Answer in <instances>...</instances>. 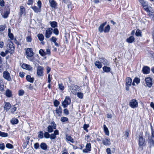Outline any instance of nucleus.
Segmentation results:
<instances>
[{
	"label": "nucleus",
	"mask_w": 154,
	"mask_h": 154,
	"mask_svg": "<svg viewBox=\"0 0 154 154\" xmlns=\"http://www.w3.org/2000/svg\"><path fill=\"white\" fill-rule=\"evenodd\" d=\"M25 8L23 6H20L19 15L21 17L22 16L23 14L25 13Z\"/></svg>",
	"instance_id": "cd10ccee"
},
{
	"label": "nucleus",
	"mask_w": 154,
	"mask_h": 154,
	"mask_svg": "<svg viewBox=\"0 0 154 154\" xmlns=\"http://www.w3.org/2000/svg\"><path fill=\"white\" fill-rule=\"evenodd\" d=\"M110 29V27L109 25H108L105 27V29H104V32L105 33L109 32V31Z\"/></svg>",
	"instance_id": "a19ab883"
},
{
	"label": "nucleus",
	"mask_w": 154,
	"mask_h": 154,
	"mask_svg": "<svg viewBox=\"0 0 154 154\" xmlns=\"http://www.w3.org/2000/svg\"><path fill=\"white\" fill-rule=\"evenodd\" d=\"M145 80L146 86L149 88H151L152 85V79L149 77H147Z\"/></svg>",
	"instance_id": "6e6552de"
},
{
	"label": "nucleus",
	"mask_w": 154,
	"mask_h": 154,
	"mask_svg": "<svg viewBox=\"0 0 154 154\" xmlns=\"http://www.w3.org/2000/svg\"><path fill=\"white\" fill-rule=\"evenodd\" d=\"M39 53L41 56L43 57L45 56L46 54V53L42 49L39 50Z\"/></svg>",
	"instance_id": "ea45409f"
},
{
	"label": "nucleus",
	"mask_w": 154,
	"mask_h": 154,
	"mask_svg": "<svg viewBox=\"0 0 154 154\" xmlns=\"http://www.w3.org/2000/svg\"><path fill=\"white\" fill-rule=\"evenodd\" d=\"M22 67L24 69H26L29 71L32 69V68L29 65L26 63H23L22 66Z\"/></svg>",
	"instance_id": "a211bd4d"
},
{
	"label": "nucleus",
	"mask_w": 154,
	"mask_h": 154,
	"mask_svg": "<svg viewBox=\"0 0 154 154\" xmlns=\"http://www.w3.org/2000/svg\"><path fill=\"white\" fill-rule=\"evenodd\" d=\"M63 112L66 115H68L69 114V112L68 110L66 109H64Z\"/></svg>",
	"instance_id": "774afa93"
},
{
	"label": "nucleus",
	"mask_w": 154,
	"mask_h": 154,
	"mask_svg": "<svg viewBox=\"0 0 154 154\" xmlns=\"http://www.w3.org/2000/svg\"><path fill=\"white\" fill-rule=\"evenodd\" d=\"M59 134V131L58 130H56L54 133L51 134H49V138L51 140L55 139L56 137V135Z\"/></svg>",
	"instance_id": "9d476101"
},
{
	"label": "nucleus",
	"mask_w": 154,
	"mask_h": 154,
	"mask_svg": "<svg viewBox=\"0 0 154 154\" xmlns=\"http://www.w3.org/2000/svg\"><path fill=\"white\" fill-rule=\"evenodd\" d=\"M32 40V38L30 36H28L26 37V40L27 42H31Z\"/></svg>",
	"instance_id": "6e6d98bb"
},
{
	"label": "nucleus",
	"mask_w": 154,
	"mask_h": 154,
	"mask_svg": "<svg viewBox=\"0 0 154 154\" xmlns=\"http://www.w3.org/2000/svg\"><path fill=\"white\" fill-rule=\"evenodd\" d=\"M57 40V38L55 37L54 36L50 38V41L51 42H54V41Z\"/></svg>",
	"instance_id": "0e129e2a"
},
{
	"label": "nucleus",
	"mask_w": 154,
	"mask_h": 154,
	"mask_svg": "<svg viewBox=\"0 0 154 154\" xmlns=\"http://www.w3.org/2000/svg\"><path fill=\"white\" fill-rule=\"evenodd\" d=\"M132 80L129 77H127L126 79L125 85H131Z\"/></svg>",
	"instance_id": "a878e982"
},
{
	"label": "nucleus",
	"mask_w": 154,
	"mask_h": 154,
	"mask_svg": "<svg viewBox=\"0 0 154 154\" xmlns=\"http://www.w3.org/2000/svg\"><path fill=\"white\" fill-rule=\"evenodd\" d=\"M10 13V9L8 8H7L6 11L3 14L1 13V14L4 18L6 19L8 18Z\"/></svg>",
	"instance_id": "ddd939ff"
},
{
	"label": "nucleus",
	"mask_w": 154,
	"mask_h": 154,
	"mask_svg": "<svg viewBox=\"0 0 154 154\" xmlns=\"http://www.w3.org/2000/svg\"><path fill=\"white\" fill-rule=\"evenodd\" d=\"M94 64L98 68L100 69L102 67V64L99 61H97L94 63Z\"/></svg>",
	"instance_id": "c85d7f7f"
},
{
	"label": "nucleus",
	"mask_w": 154,
	"mask_h": 154,
	"mask_svg": "<svg viewBox=\"0 0 154 154\" xmlns=\"http://www.w3.org/2000/svg\"><path fill=\"white\" fill-rule=\"evenodd\" d=\"M34 0H28L27 4L28 5H32L34 2Z\"/></svg>",
	"instance_id": "e2e57ef3"
},
{
	"label": "nucleus",
	"mask_w": 154,
	"mask_h": 154,
	"mask_svg": "<svg viewBox=\"0 0 154 154\" xmlns=\"http://www.w3.org/2000/svg\"><path fill=\"white\" fill-rule=\"evenodd\" d=\"M58 87L59 89L61 91H63L64 90L65 88L62 84H58Z\"/></svg>",
	"instance_id": "c03bdc74"
},
{
	"label": "nucleus",
	"mask_w": 154,
	"mask_h": 154,
	"mask_svg": "<svg viewBox=\"0 0 154 154\" xmlns=\"http://www.w3.org/2000/svg\"><path fill=\"white\" fill-rule=\"evenodd\" d=\"M135 35L137 36L141 37L142 36V32L139 29H137L135 33Z\"/></svg>",
	"instance_id": "4c0bfd02"
},
{
	"label": "nucleus",
	"mask_w": 154,
	"mask_h": 154,
	"mask_svg": "<svg viewBox=\"0 0 154 154\" xmlns=\"http://www.w3.org/2000/svg\"><path fill=\"white\" fill-rule=\"evenodd\" d=\"M71 102L70 98L69 97L66 96L65 99L62 103V105L63 108H65L67 107L68 105Z\"/></svg>",
	"instance_id": "f03ea898"
},
{
	"label": "nucleus",
	"mask_w": 154,
	"mask_h": 154,
	"mask_svg": "<svg viewBox=\"0 0 154 154\" xmlns=\"http://www.w3.org/2000/svg\"><path fill=\"white\" fill-rule=\"evenodd\" d=\"M77 96L80 99H82L83 98V94L81 92H78L77 93Z\"/></svg>",
	"instance_id": "a18cd8bd"
},
{
	"label": "nucleus",
	"mask_w": 154,
	"mask_h": 154,
	"mask_svg": "<svg viewBox=\"0 0 154 154\" xmlns=\"http://www.w3.org/2000/svg\"><path fill=\"white\" fill-rule=\"evenodd\" d=\"M38 39L41 41H42L44 39V36L42 34L39 33L37 35Z\"/></svg>",
	"instance_id": "e433bc0d"
},
{
	"label": "nucleus",
	"mask_w": 154,
	"mask_h": 154,
	"mask_svg": "<svg viewBox=\"0 0 154 154\" xmlns=\"http://www.w3.org/2000/svg\"><path fill=\"white\" fill-rule=\"evenodd\" d=\"M6 147L9 149H12L14 148L13 146L10 143H7L6 144Z\"/></svg>",
	"instance_id": "37998d69"
},
{
	"label": "nucleus",
	"mask_w": 154,
	"mask_h": 154,
	"mask_svg": "<svg viewBox=\"0 0 154 154\" xmlns=\"http://www.w3.org/2000/svg\"><path fill=\"white\" fill-rule=\"evenodd\" d=\"M129 105L131 108L134 109L138 107V103L136 100L132 99L130 101Z\"/></svg>",
	"instance_id": "7ed1b4c3"
},
{
	"label": "nucleus",
	"mask_w": 154,
	"mask_h": 154,
	"mask_svg": "<svg viewBox=\"0 0 154 154\" xmlns=\"http://www.w3.org/2000/svg\"><path fill=\"white\" fill-rule=\"evenodd\" d=\"M26 79L27 81L32 83L33 82L34 79L33 77H31V76L29 75L26 76Z\"/></svg>",
	"instance_id": "393cba45"
},
{
	"label": "nucleus",
	"mask_w": 154,
	"mask_h": 154,
	"mask_svg": "<svg viewBox=\"0 0 154 154\" xmlns=\"http://www.w3.org/2000/svg\"><path fill=\"white\" fill-rule=\"evenodd\" d=\"M100 62L103 64L104 65L107 66L109 64V63L108 60L105 59L104 58H101L100 59Z\"/></svg>",
	"instance_id": "b1692460"
},
{
	"label": "nucleus",
	"mask_w": 154,
	"mask_h": 154,
	"mask_svg": "<svg viewBox=\"0 0 154 154\" xmlns=\"http://www.w3.org/2000/svg\"><path fill=\"white\" fill-rule=\"evenodd\" d=\"M89 127V125L88 124H85L83 125V129L85 131L87 132H88V130L87 129V128Z\"/></svg>",
	"instance_id": "3c124183"
},
{
	"label": "nucleus",
	"mask_w": 154,
	"mask_h": 154,
	"mask_svg": "<svg viewBox=\"0 0 154 154\" xmlns=\"http://www.w3.org/2000/svg\"><path fill=\"white\" fill-rule=\"evenodd\" d=\"M43 70L44 69L42 67L40 66H38L37 68V74L38 77H41L43 75Z\"/></svg>",
	"instance_id": "423d86ee"
},
{
	"label": "nucleus",
	"mask_w": 154,
	"mask_h": 154,
	"mask_svg": "<svg viewBox=\"0 0 154 154\" xmlns=\"http://www.w3.org/2000/svg\"><path fill=\"white\" fill-rule=\"evenodd\" d=\"M62 110L61 107L59 106V107H57L56 108V112L57 114H58L59 115H60L62 112Z\"/></svg>",
	"instance_id": "f704fd0d"
},
{
	"label": "nucleus",
	"mask_w": 154,
	"mask_h": 154,
	"mask_svg": "<svg viewBox=\"0 0 154 154\" xmlns=\"http://www.w3.org/2000/svg\"><path fill=\"white\" fill-rule=\"evenodd\" d=\"M151 8V7L150 6H148V5L144 7L143 8L145 11H146L147 12L149 13L150 12L149 8Z\"/></svg>",
	"instance_id": "79ce46f5"
},
{
	"label": "nucleus",
	"mask_w": 154,
	"mask_h": 154,
	"mask_svg": "<svg viewBox=\"0 0 154 154\" xmlns=\"http://www.w3.org/2000/svg\"><path fill=\"white\" fill-rule=\"evenodd\" d=\"M30 8L33 10L36 13L40 12L41 11V9L40 8H39L38 7V8L37 6L35 5L31 7Z\"/></svg>",
	"instance_id": "5701e85b"
},
{
	"label": "nucleus",
	"mask_w": 154,
	"mask_h": 154,
	"mask_svg": "<svg viewBox=\"0 0 154 154\" xmlns=\"http://www.w3.org/2000/svg\"><path fill=\"white\" fill-rule=\"evenodd\" d=\"M8 136V134L7 133L3 132L0 131V136L3 137H6Z\"/></svg>",
	"instance_id": "58836bf2"
},
{
	"label": "nucleus",
	"mask_w": 154,
	"mask_h": 154,
	"mask_svg": "<svg viewBox=\"0 0 154 154\" xmlns=\"http://www.w3.org/2000/svg\"><path fill=\"white\" fill-rule=\"evenodd\" d=\"M53 32L56 35H57L59 34V32L58 29L57 28H54L53 29Z\"/></svg>",
	"instance_id": "864d4df0"
},
{
	"label": "nucleus",
	"mask_w": 154,
	"mask_h": 154,
	"mask_svg": "<svg viewBox=\"0 0 154 154\" xmlns=\"http://www.w3.org/2000/svg\"><path fill=\"white\" fill-rule=\"evenodd\" d=\"M8 36L9 38H10L11 40H13L14 39V35L13 33L11 32V29L10 28H9L8 29Z\"/></svg>",
	"instance_id": "4be33fe9"
},
{
	"label": "nucleus",
	"mask_w": 154,
	"mask_h": 154,
	"mask_svg": "<svg viewBox=\"0 0 154 154\" xmlns=\"http://www.w3.org/2000/svg\"><path fill=\"white\" fill-rule=\"evenodd\" d=\"M150 68L148 66H144L143 67L142 71L143 74H147L149 73Z\"/></svg>",
	"instance_id": "f3484780"
},
{
	"label": "nucleus",
	"mask_w": 154,
	"mask_h": 154,
	"mask_svg": "<svg viewBox=\"0 0 154 154\" xmlns=\"http://www.w3.org/2000/svg\"><path fill=\"white\" fill-rule=\"evenodd\" d=\"M60 121L62 122H67L68 121V118L65 117H62L60 119Z\"/></svg>",
	"instance_id": "de8ad7c7"
},
{
	"label": "nucleus",
	"mask_w": 154,
	"mask_h": 154,
	"mask_svg": "<svg viewBox=\"0 0 154 154\" xmlns=\"http://www.w3.org/2000/svg\"><path fill=\"white\" fill-rule=\"evenodd\" d=\"M102 141L103 145L105 146L109 145L111 143L110 139L109 137H107L103 139Z\"/></svg>",
	"instance_id": "4468645a"
},
{
	"label": "nucleus",
	"mask_w": 154,
	"mask_h": 154,
	"mask_svg": "<svg viewBox=\"0 0 154 154\" xmlns=\"http://www.w3.org/2000/svg\"><path fill=\"white\" fill-rule=\"evenodd\" d=\"M37 4L38 7L41 9L42 7V2L41 1L38 0L37 2Z\"/></svg>",
	"instance_id": "338daca9"
},
{
	"label": "nucleus",
	"mask_w": 154,
	"mask_h": 154,
	"mask_svg": "<svg viewBox=\"0 0 154 154\" xmlns=\"http://www.w3.org/2000/svg\"><path fill=\"white\" fill-rule=\"evenodd\" d=\"M3 77L5 79L8 81H12L10 74L7 70L3 72Z\"/></svg>",
	"instance_id": "39448f33"
},
{
	"label": "nucleus",
	"mask_w": 154,
	"mask_h": 154,
	"mask_svg": "<svg viewBox=\"0 0 154 154\" xmlns=\"http://www.w3.org/2000/svg\"><path fill=\"white\" fill-rule=\"evenodd\" d=\"M106 24V22H105L100 25L98 28V31L99 32L102 33L104 31L103 28Z\"/></svg>",
	"instance_id": "412c9836"
},
{
	"label": "nucleus",
	"mask_w": 154,
	"mask_h": 154,
	"mask_svg": "<svg viewBox=\"0 0 154 154\" xmlns=\"http://www.w3.org/2000/svg\"><path fill=\"white\" fill-rule=\"evenodd\" d=\"M5 148V144L3 143H0V149L2 150H3Z\"/></svg>",
	"instance_id": "4d7b16f0"
},
{
	"label": "nucleus",
	"mask_w": 154,
	"mask_h": 154,
	"mask_svg": "<svg viewBox=\"0 0 154 154\" xmlns=\"http://www.w3.org/2000/svg\"><path fill=\"white\" fill-rule=\"evenodd\" d=\"M5 95L7 97H11L13 96L12 91L8 89H7L6 91Z\"/></svg>",
	"instance_id": "6ab92c4d"
},
{
	"label": "nucleus",
	"mask_w": 154,
	"mask_h": 154,
	"mask_svg": "<svg viewBox=\"0 0 154 154\" xmlns=\"http://www.w3.org/2000/svg\"><path fill=\"white\" fill-rule=\"evenodd\" d=\"M60 104V102L57 100H55L54 102V105L55 107H57Z\"/></svg>",
	"instance_id": "09e8293b"
},
{
	"label": "nucleus",
	"mask_w": 154,
	"mask_h": 154,
	"mask_svg": "<svg viewBox=\"0 0 154 154\" xmlns=\"http://www.w3.org/2000/svg\"><path fill=\"white\" fill-rule=\"evenodd\" d=\"M6 27V25L5 24L4 25H0V32L4 31Z\"/></svg>",
	"instance_id": "8fccbe9b"
},
{
	"label": "nucleus",
	"mask_w": 154,
	"mask_h": 154,
	"mask_svg": "<svg viewBox=\"0 0 154 154\" xmlns=\"http://www.w3.org/2000/svg\"><path fill=\"white\" fill-rule=\"evenodd\" d=\"M5 106L4 107V110L8 112L11 108V105L9 102H4Z\"/></svg>",
	"instance_id": "dca6fc26"
},
{
	"label": "nucleus",
	"mask_w": 154,
	"mask_h": 154,
	"mask_svg": "<svg viewBox=\"0 0 154 154\" xmlns=\"http://www.w3.org/2000/svg\"><path fill=\"white\" fill-rule=\"evenodd\" d=\"M43 133L42 131H40L38 133V137L39 139H42L43 137Z\"/></svg>",
	"instance_id": "49530a36"
},
{
	"label": "nucleus",
	"mask_w": 154,
	"mask_h": 154,
	"mask_svg": "<svg viewBox=\"0 0 154 154\" xmlns=\"http://www.w3.org/2000/svg\"><path fill=\"white\" fill-rule=\"evenodd\" d=\"M10 122L12 125H15L18 123L19 120L17 119L13 118L11 120Z\"/></svg>",
	"instance_id": "bb28decb"
},
{
	"label": "nucleus",
	"mask_w": 154,
	"mask_h": 154,
	"mask_svg": "<svg viewBox=\"0 0 154 154\" xmlns=\"http://www.w3.org/2000/svg\"><path fill=\"white\" fill-rule=\"evenodd\" d=\"M25 74V72H20L19 73V76L21 78H23Z\"/></svg>",
	"instance_id": "052dcab7"
},
{
	"label": "nucleus",
	"mask_w": 154,
	"mask_h": 154,
	"mask_svg": "<svg viewBox=\"0 0 154 154\" xmlns=\"http://www.w3.org/2000/svg\"><path fill=\"white\" fill-rule=\"evenodd\" d=\"M24 94V90L22 89L18 91V94L19 96H22Z\"/></svg>",
	"instance_id": "603ef678"
},
{
	"label": "nucleus",
	"mask_w": 154,
	"mask_h": 154,
	"mask_svg": "<svg viewBox=\"0 0 154 154\" xmlns=\"http://www.w3.org/2000/svg\"><path fill=\"white\" fill-rule=\"evenodd\" d=\"M53 29L51 28H49V37L50 36L53 32Z\"/></svg>",
	"instance_id": "680f3d73"
},
{
	"label": "nucleus",
	"mask_w": 154,
	"mask_h": 154,
	"mask_svg": "<svg viewBox=\"0 0 154 154\" xmlns=\"http://www.w3.org/2000/svg\"><path fill=\"white\" fill-rule=\"evenodd\" d=\"M50 24L51 27L55 28L57 27V23L56 21H51Z\"/></svg>",
	"instance_id": "72a5a7b5"
},
{
	"label": "nucleus",
	"mask_w": 154,
	"mask_h": 154,
	"mask_svg": "<svg viewBox=\"0 0 154 154\" xmlns=\"http://www.w3.org/2000/svg\"><path fill=\"white\" fill-rule=\"evenodd\" d=\"M145 142V138H143L142 135L140 134L139 137L138 144L140 146L143 145Z\"/></svg>",
	"instance_id": "9b49d317"
},
{
	"label": "nucleus",
	"mask_w": 154,
	"mask_h": 154,
	"mask_svg": "<svg viewBox=\"0 0 154 154\" xmlns=\"http://www.w3.org/2000/svg\"><path fill=\"white\" fill-rule=\"evenodd\" d=\"M8 49L10 50V54H12L14 53L15 49L14 45L12 41H10L8 43Z\"/></svg>",
	"instance_id": "20e7f679"
},
{
	"label": "nucleus",
	"mask_w": 154,
	"mask_h": 154,
	"mask_svg": "<svg viewBox=\"0 0 154 154\" xmlns=\"http://www.w3.org/2000/svg\"><path fill=\"white\" fill-rule=\"evenodd\" d=\"M66 138L67 140L70 141L72 143H74L73 139L71 137V136L68 135H66Z\"/></svg>",
	"instance_id": "c9c22d12"
},
{
	"label": "nucleus",
	"mask_w": 154,
	"mask_h": 154,
	"mask_svg": "<svg viewBox=\"0 0 154 154\" xmlns=\"http://www.w3.org/2000/svg\"><path fill=\"white\" fill-rule=\"evenodd\" d=\"M39 146V144L38 143H36L34 144V147L35 149H37L38 148Z\"/></svg>",
	"instance_id": "bf43d9fd"
},
{
	"label": "nucleus",
	"mask_w": 154,
	"mask_h": 154,
	"mask_svg": "<svg viewBox=\"0 0 154 154\" xmlns=\"http://www.w3.org/2000/svg\"><path fill=\"white\" fill-rule=\"evenodd\" d=\"M133 81L134 82L136 83L137 84H138L140 82V79L137 77H135Z\"/></svg>",
	"instance_id": "5fc2aeb1"
},
{
	"label": "nucleus",
	"mask_w": 154,
	"mask_h": 154,
	"mask_svg": "<svg viewBox=\"0 0 154 154\" xmlns=\"http://www.w3.org/2000/svg\"><path fill=\"white\" fill-rule=\"evenodd\" d=\"M139 1L143 8L148 5L147 2L145 1L144 0H139Z\"/></svg>",
	"instance_id": "c756f323"
},
{
	"label": "nucleus",
	"mask_w": 154,
	"mask_h": 154,
	"mask_svg": "<svg viewBox=\"0 0 154 154\" xmlns=\"http://www.w3.org/2000/svg\"><path fill=\"white\" fill-rule=\"evenodd\" d=\"M14 42L16 45H17V46L20 45L21 44L20 43V42L17 40L16 38H14Z\"/></svg>",
	"instance_id": "13d9d810"
},
{
	"label": "nucleus",
	"mask_w": 154,
	"mask_h": 154,
	"mask_svg": "<svg viewBox=\"0 0 154 154\" xmlns=\"http://www.w3.org/2000/svg\"><path fill=\"white\" fill-rule=\"evenodd\" d=\"M103 128L104 131L105 133V134L107 136L109 135V132L108 128L105 125H103Z\"/></svg>",
	"instance_id": "2f4dec72"
},
{
	"label": "nucleus",
	"mask_w": 154,
	"mask_h": 154,
	"mask_svg": "<svg viewBox=\"0 0 154 154\" xmlns=\"http://www.w3.org/2000/svg\"><path fill=\"white\" fill-rule=\"evenodd\" d=\"M30 138L29 136L25 137V139H23L22 141L23 142V149L26 148L27 145L29 143Z\"/></svg>",
	"instance_id": "0eeeda50"
},
{
	"label": "nucleus",
	"mask_w": 154,
	"mask_h": 154,
	"mask_svg": "<svg viewBox=\"0 0 154 154\" xmlns=\"http://www.w3.org/2000/svg\"><path fill=\"white\" fill-rule=\"evenodd\" d=\"M135 38L133 36H131L126 39V42L129 44H131L134 42Z\"/></svg>",
	"instance_id": "aec40b11"
},
{
	"label": "nucleus",
	"mask_w": 154,
	"mask_h": 154,
	"mask_svg": "<svg viewBox=\"0 0 154 154\" xmlns=\"http://www.w3.org/2000/svg\"><path fill=\"white\" fill-rule=\"evenodd\" d=\"M25 55L26 57L29 60L33 61L34 59V53L32 48H27L25 49Z\"/></svg>",
	"instance_id": "f257e3e1"
},
{
	"label": "nucleus",
	"mask_w": 154,
	"mask_h": 154,
	"mask_svg": "<svg viewBox=\"0 0 154 154\" xmlns=\"http://www.w3.org/2000/svg\"><path fill=\"white\" fill-rule=\"evenodd\" d=\"M56 128V124L54 122H52L51 123V125H49V133L53 132L54 129Z\"/></svg>",
	"instance_id": "f8f14e48"
},
{
	"label": "nucleus",
	"mask_w": 154,
	"mask_h": 154,
	"mask_svg": "<svg viewBox=\"0 0 154 154\" xmlns=\"http://www.w3.org/2000/svg\"><path fill=\"white\" fill-rule=\"evenodd\" d=\"M86 148L83 150V152L87 153L91 150V145L90 143H88L86 146Z\"/></svg>",
	"instance_id": "1a4fd4ad"
},
{
	"label": "nucleus",
	"mask_w": 154,
	"mask_h": 154,
	"mask_svg": "<svg viewBox=\"0 0 154 154\" xmlns=\"http://www.w3.org/2000/svg\"><path fill=\"white\" fill-rule=\"evenodd\" d=\"M41 148L43 150H45L47 149V146L46 144L45 143H42L40 145Z\"/></svg>",
	"instance_id": "7c9ffc66"
},
{
	"label": "nucleus",
	"mask_w": 154,
	"mask_h": 154,
	"mask_svg": "<svg viewBox=\"0 0 154 154\" xmlns=\"http://www.w3.org/2000/svg\"><path fill=\"white\" fill-rule=\"evenodd\" d=\"M148 142L151 143L154 146V140L152 139H149V138H148Z\"/></svg>",
	"instance_id": "69168bd1"
},
{
	"label": "nucleus",
	"mask_w": 154,
	"mask_h": 154,
	"mask_svg": "<svg viewBox=\"0 0 154 154\" xmlns=\"http://www.w3.org/2000/svg\"><path fill=\"white\" fill-rule=\"evenodd\" d=\"M103 71L106 72H110L111 70V68L106 66H103Z\"/></svg>",
	"instance_id": "473e14b6"
},
{
	"label": "nucleus",
	"mask_w": 154,
	"mask_h": 154,
	"mask_svg": "<svg viewBox=\"0 0 154 154\" xmlns=\"http://www.w3.org/2000/svg\"><path fill=\"white\" fill-rule=\"evenodd\" d=\"M50 6L53 8L56 9L57 8V4L54 0H49Z\"/></svg>",
	"instance_id": "2eb2a0df"
}]
</instances>
